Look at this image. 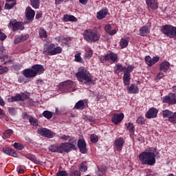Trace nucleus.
Returning a JSON list of instances; mask_svg holds the SVG:
<instances>
[{
    "label": "nucleus",
    "instance_id": "f257e3e1",
    "mask_svg": "<svg viewBox=\"0 0 176 176\" xmlns=\"http://www.w3.org/2000/svg\"><path fill=\"white\" fill-rule=\"evenodd\" d=\"M156 158L160 159V154L155 147H150L139 155V160L143 166H155Z\"/></svg>",
    "mask_w": 176,
    "mask_h": 176
},
{
    "label": "nucleus",
    "instance_id": "f03ea898",
    "mask_svg": "<svg viewBox=\"0 0 176 176\" xmlns=\"http://www.w3.org/2000/svg\"><path fill=\"white\" fill-rule=\"evenodd\" d=\"M76 77L78 82H84L85 85H93V76L85 67L78 69V72L76 74Z\"/></svg>",
    "mask_w": 176,
    "mask_h": 176
},
{
    "label": "nucleus",
    "instance_id": "7ed1b4c3",
    "mask_svg": "<svg viewBox=\"0 0 176 176\" xmlns=\"http://www.w3.org/2000/svg\"><path fill=\"white\" fill-rule=\"evenodd\" d=\"M45 72V67L42 65H34L31 69H25L23 72V75L25 78H35L36 75H42Z\"/></svg>",
    "mask_w": 176,
    "mask_h": 176
},
{
    "label": "nucleus",
    "instance_id": "20e7f679",
    "mask_svg": "<svg viewBox=\"0 0 176 176\" xmlns=\"http://www.w3.org/2000/svg\"><path fill=\"white\" fill-rule=\"evenodd\" d=\"M83 39L89 43H94L100 41L101 34L100 32L92 29H87L82 33Z\"/></svg>",
    "mask_w": 176,
    "mask_h": 176
},
{
    "label": "nucleus",
    "instance_id": "39448f33",
    "mask_svg": "<svg viewBox=\"0 0 176 176\" xmlns=\"http://www.w3.org/2000/svg\"><path fill=\"white\" fill-rule=\"evenodd\" d=\"M63 52L61 47H56L54 43L44 44L43 54L45 56H56Z\"/></svg>",
    "mask_w": 176,
    "mask_h": 176
},
{
    "label": "nucleus",
    "instance_id": "423d86ee",
    "mask_svg": "<svg viewBox=\"0 0 176 176\" xmlns=\"http://www.w3.org/2000/svg\"><path fill=\"white\" fill-rule=\"evenodd\" d=\"M161 31L166 36L176 39V27L165 25L162 26Z\"/></svg>",
    "mask_w": 176,
    "mask_h": 176
},
{
    "label": "nucleus",
    "instance_id": "0eeeda50",
    "mask_svg": "<svg viewBox=\"0 0 176 176\" xmlns=\"http://www.w3.org/2000/svg\"><path fill=\"white\" fill-rule=\"evenodd\" d=\"M0 59L1 63L3 64H9V63H13V58L9 57L8 56V52H6V50L3 49V47L0 48Z\"/></svg>",
    "mask_w": 176,
    "mask_h": 176
},
{
    "label": "nucleus",
    "instance_id": "6e6552de",
    "mask_svg": "<svg viewBox=\"0 0 176 176\" xmlns=\"http://www.w3.org/2000/svg\"><path fill=\"white\" fill-rule=\"evenodd\" d=\"M59 148L60 151H62V153L65 152L68 153V152H71V151H75L76 148L75 147V144L71 142H65L60 144Z\"/></svg>",
    "mask_w": 176,
    "mask_h": 176
},
{
    "label": "nucleus",
    "instance_id": "1a4fd4ad",
    "mask_svg": "<svg viewBox=\"0 0 176 176\" xmlns=\"http://www.w3.org/2000/svg\"><path fill=\"white\" fill-rule=\"evenodd\" d=\"M38 134L42 135V137H46V138H53L56 136V133L50 129L46 128H41L38 129Z\"/></svg>",
    "mask_w": 176,
    "mask_h": 176
},
{
    "label": "nucleus",
    "instance_id": "9d476101",
    "mask_svg": "<svg viewBox=\"0 0 176 176\" xmlns=\"http://www.w3.org/2000/svg\"><path fill=\"white\" fill-rule=\"evenodd\" d=\"M10 26L11 28H12V31L15 32V31H23L24 30V25H23V23L21 22H17V20L16 19H11L10 21Z\"/></svg>",
    "mask_w": 176,
    "mask_h": 176
},
{
    "label": "nucleus",
    "instance_id": "9b49d317",
    "mask_svg": "<svg viewBox=\"0 0 176 176\" xmlns=\"http://www.w3.org/2000/svg\"><path fill=\"white\" fill-rule=\"evenodd\" d=\"M162 102L168 104L169 105H174V104H176V94L170 93L168 96H164Z\"/></svg>",
    "mask_w": 176,
    "mask_h": 176
},
{
    "label": "nucleus",
    "instance_id": "f8f14e48",
    "mask_svg": "<svg viewBox=\"0 0 176 176\" xmlns=\"http://www.w3.org/2000/svg\"><path fill=\"white\" fill-rule=\"evenodd\" d=\"M159 60H160V57L157 56H153V58L149 56H146L145 57V63L148 67H152L153 65H155V64H156Z\"/></svg>",
    "mask_w": 176,
    "mask_h": 176
},
{
    "label": "nucleus",
    "instance_id": "ddd939ff",
    "mask_svg": "<svg viewBox=\"0 0 176 176\" xmlns=\"http://www.w3.org/2000/svg\"><path fill=\"white\" fill-rule=\"evenodd\" d=\"M28 95L25 94H18L15 96H12L10 98L11 102H14V101H24L25 100H28Z\"/></svg>",
    "mask_w": 176,
    "mask_h": 176
},
{
    "label": "nucleus",
    "instance_id": "4468645a",
    "mask_svg": "<svg viewBox=\"0 0 176 176\" xmlns=\"http://www.w3.org/2000/svg\"><path fill=\"white\" fill-rule=\"evenodd\" d=\"M157 1L158 0H146L147 7L153 10H157L159 8V2H157Z\"/></svg>",
    "mask_w": 176,
    "mask_h": 176
},
{
    "label": "nucleus",
    "instance_id": "2eb2a0df",
    "mask_svg": "<svg viewBox=\"0 0 176 176\" xmlns=\"http://www.w3.org/2000/svg\"><path fill=\"white\" fill-rule=\"evenodd\" d=\"M25 16L28 21H32L35 17V11L31 7H27L25 10Z\"/></svg>",
    "mask_w": 176,
    "mask_h": 176
},
{
    "label": "nucleus",
    "instance_id": "dca6fc26",
    "mask_svg": "<svg viewBox=\"0 0 176 176\" xmlns=\"http://www.w3.org/2000/svg\"><path fill=\"white\" fill-rule=\"evenodd\" d=\"M159 111L154 107H151L146 113V118L147 119H153L157 117V113Z\"/></svg>",
    "mask_w": 176,
    "mask_h": 176
},
{
    "label": "nucleus",
    "instance_id": "f3484780",
    "mask_svg": "<svg viewBox=\"0 0 176 176\" xmlns=\"http://www.w3.org/2000/svg\"><path fill=\"white\" fill-rule=\"evenodd\" d=\"M78 148L82 153L87 152V147L85 140L80 139L78 140Z\"/></svg>",
    "mask_w": 176,
    "mask_h": 176
},
{
    "label": "nucleus",
    "instance_id": "a211bd4d",
    "mask_svg": "<svg viewBox=\"0 0 176 176\" xmlns=\"http://www.w3.org/2000/svg\"><path fill=\"white\" fill-rule=\"evenodd\" d=\"M87 107V100L84 99L79 100L77 102L74 107V109H80V111H83L84 108Z\"/></svg>",
    "mask_w": 176,
    "mask_h": 176
},
{
    "label": "nucleus",
    "instance_id": "6ab92c4d",
    "mask_svg": "<svg viewBox=\"0 0 176 176\" xmlns=\"http://www.w3.org/2000/svg\"><path fill=\"white\" fill-rule=\"evenodd\" d=\"M63 89L66 91H74V81L67 80L63 82Z\"/></svg>",
    "mask_w": 176,
    "mask_h": 176
},
{
    "label": "nucleus",
    "instance_id": "aec40b11",
    "mask_svg": "<svg viewBox=\"0 0 176 176\" xmlns=\"http://www.w3.org/2000/svg\"><path fill=\"white\" fill-rule=\"evenodd\" d=\"M107 16H108V8H103L96 13V18L98 20H102L103 19H105Z\"/></svg>",
    "mask_w": 176,
    "mask_h": 176
},
{
    "label": "nucleus",
    "instance_id": "412c9836",
    "mask_svg": "<svg viewBox=\"0 0 176 176\" xmlns=\"http://www.w3.org/2000/svg\"><path fill=\"white\" fill-rule=\"evenodd\" d=\"M114 145L117 151H118V152H120V151H122L123 148V145H124V140L123 139V138L120 137L116 140L114 142Z\"/></svg>",
    "mask_w": 176,
    "mask_h": 176
},
{
    "label": "nucleus",
    "instance_id": "4be33fe9",
    "mask_svg": "<svg viewBox=\"0 0 176 176\" xmlns=\"http://www.w3.org/2000/svg\"><path fill=\"white\" fill-rule=\"evenodd\" d=\"M123 119H124V114L122 113L120 114L114 113L111 118V122H113L114 124H118V123H120Z\"/></svg>",
    "mask_w": 176,
    "mask_h": 176
},
{
    "label": "nucleus",
    "instance_id": "5701e85b",
    "mask_svg": "<svg viewBox=\"0 0 176 176\" xmlns=\"http://www.w3.org/2000/svg\"><path fill=\"white\" fill-rule=\"evenodd\" d=\"M126 90L129 94H138L139 89L138 86L135 84H131L126 87Z\"/></svg>",
    "mask_w": 176,
    "mask_h": 176
},
{
    "label": "nucleus",
    "instance_id": "b1692460",
    "mask_svg": "<svg viewBox=\"0 0 176 176\" xmlns=\"http://www.w3.org/2000/svg\"><path fill=\"white\" fill-rule=\"evenodd\" d=\"M139 32L141 36H146L151 32V28L146 25L142 26L140 28Z\"/></svg>",
    "mask_w": 176,
    "mask_h": 176
},
{
    "label": "nucleus",
    "instance_id": "393cba45",
    "mask_svg": "<svg viewBox=\"0 0 176 176\" xmlns=\"http://www.w3.org/2000/svg\"><path fill=\"white\" fill-rule=\"evenodd\" d=\"M107 61L111 63V64H113L118 60V55L116 54L110 53L107 55Z\"/></svg>",
    "mask_w": 176,
    "mask_h": 176
},
{
    "label": "nucleus",
    "instance_id": "a878e982",
    "mask_svg": "<svg viewBox=\"0 0 176 176\" xmlns=\"http://www.w3.org/2000/svg\"><path fill=\"white\" fill-rule=\"evenodd\" d=\"M169 69H170V63L167 61L162 62L160 65V69L163 72H167V71H168Z\"/></svg>",
    "mask_w": 176,
    "mask_h": 176
},
{
    "label": "nucleus",
    "instance_id": "bb28decb",
    "mask_svg": "<svg viewBox=\"0 0 176 176\" xmlns=\"http://www.w3.org/2000/svg\"><path fill=\"white\" fill-rule=\"evenodd\" d=\"M63 21L65 23H68V21L76 22L78 21V19H76L74 15L65 14L63 16Z\"/></svg>",
    "mask_w": 176,
    "mask_h": 176
},
{
    "label": "nucleus",
    "instance_id": "cd10ccee",
    "mask_svg": "<svg viewBox=\"0 0 176 176\" xmlns=\"http://www.w3.org/2000/svg\"><path fill=\"white\" fill-rule=\"evenodd\" d=\"M49 151L56 153H63V151L60 149V146H58L57 144L51 145L49 147Z\"/></svg>",
    "mask_w": 176,
    "mask_h": 176
},
{
    "label": "nucleus",
    "instance_id": "c85d7f7f",
    "mask_svg": "<svg viewBox=\"0 0 176 176\" xmlns=\"http://www.w3.org/2000/svg\"><path fill=\"white\" fill-rule=\"evenodd\" d=\"M131 74H124L123 83L124 86H129L130 85V80H131Z\"/></svg>",
    "mask_w": 176,
    "mask_h": 176
},
{
    "label": "nucleus",
    "instance_id": "c756f323",
    "mask_svg": "<svg viewBox=\"0 0 176 176\" xmlns=\"http://www.w3.org/2000/svg\"><path fill=\"white\" fill-rule=\"evenodd\" d=\"M28 38V35L16 37L14 39V43H15V45H17V44L20 43L21 42H24V41H27Z\"/></svg>",
    "mask_w": 176,
    "mask_h": 176
},
{
    "label": "nucleus",
    "instance_id": "7c9ffc66",
    "mask_svg": "<svg viewBox=\"0 0 176 176\" xmlns=\"http://www.w3.org/2000/svg\"><path fill=\"white\" fill-rule=\"evenodd\" d=\"M124 69H126V67H124L120 63H118V64H117V65L114 69V72L116 74H119L120 72H124Z\"/></svg>",
    "mask_w": 176,
    "mask_h": 176
},
{
    "label": "nucleus",
    "instance_id": "2f4dec72",
    "mask_svg": "<svg viewBox=\"0 0 176 176\" xmlns=\"http://www.w3.org/2000/svg\"><path fill=\"white\" fill-rule=\"evenodd\" d=\"M25 157H27V159H29V160L33 162V163H35L36 164H39V160L36 159V157H35V155L32 154H27L25 155Z\"/></svg>",
    "mask_w": 176,
    "mask_h": 176
},
{
    "label": "nucleus",
    "instance_id": "473e14b6",
    "mask_svg": "<svg viewBox=\"0 0 176 176\" xmlns=\"http://www.w3.org/2000/svg\"><path fill=\"white\" fill-rule=\"evenodd\" d=\"M30 5L34 8V9H39L41 5V0H30Z\"/></svg>",
    "mask_w": 176,
    "mask_h": 176
},
{
    "label": "nucleus",
    "instance_id": "72a5a7b5",
    "mask_svg": "<svg viewBox=\"0 0 176 176\" xmlns=\"http://www.w3.org/2000/svg\"><path fill=\"white\" fill-rule=\"evenodd\" d=\"M120 46L121 49H124L126 46H129V41L124 38H121Z\"/></svg>",
    "mask_w": 176,
    "mask_h": 176
},
{
    "label": "nucleus",
    "instance_id": "f704fd0d",
    "mask_svg": "<svg viewBox=\"0 0 176 176\" xmlns=\"http://www.w3.org/2000/svg\"><path fill=\"white\" fill-rule=\"evenodd\" d=\"M173 115V111L166 109L162 111V116L163 118H168V120H170V118Z\"/></svg>",
    "mask_w": 176,
    "mask_h": 176
},
{
    "label": "nucleus",
    "instance_id": "c9c22d12",
    "mask_svg": "<svg viewBox=\"0 0 176 176\" xmlns=\"http://www.w3.org/2000/svg\"><path fill=\"white\" fill-rule=\"evenodd\" d=\"M80 171L86 173L87 171V162L85 161L82 162L79 166Z\"/></svg>",
    "mask_w": 176,
    "mask_h": 176
},
{
    "label": "nucleus",
    "instance_id": "e433bc0d",
    "mask_svg": "<svg viewBox=\"0 0 176 176\" xmlns=\"http://www.w3.org/2000/svg\"><path fill=\"white\" fill-rule=\"evenodd\" d=\"M29 122L32 126H34V127H36L38 126V120L34 117H30L29 118Z\"/></svg>",
    "mask_w": 176,
    "mask_h": 176
},
{
    "label": "nucleus",
    "instance_id": "4c0bfd02",
    "mask_svg": "<svg viewBox=\"0 0 176 176\" xmlns=\"http://www.w3.org/2000/svg\"><path fill=\"white\" fill-rule=\"evenodd\" d=\"M125 125L126 126L127 130H129L130 133H134V131H135V128L134 127V124L133 123L129 122L125 124Z\"/></svg>",
    "mask_w": 176,
    "mask_h": 176
},
{
    "label": "nucleus",
    "instance_id": "58836bf2",
    "mask_svg": "<svg viewBox=\"0 0 176 176\" xmlns=\"http://www.w3.org/2000/svg\"><path fill=\"white\" fill-rule=\"evenodd\" d=\"M134 65H131L129 66H128L127 67H125L124 72V74H127L129 75H130V74H131V72H133V71L134 70Z\"/></svg>",
    "mask_w": 176,
    "mask_h": 176
},
{
    "label": "nucleus",
    "instance_id": "ea45409f",
    "mask_svg": "<svg viewBox=\"0 0 176 176\" xmlns=\"http://www.w3.org/2000/svg\"><path fill=\"white\" fill-rule=\"evenodd\" d=\"M43 116L48 120L52 119V118H53V113L52 111H45L43 113Z\"/></svg>",
    "mask_w": 176,
    "mask_h": 176
},
{
    "label": "nucleus",
    "instance_id": "a19ab883",
    "mask_svg": "<svg viewBox=\"0 0 176 176\" xmlns=\"http://www.w3.org/2000/svg\"><path fill=\"white\" fill-rule=\"evenodd\" d=\"M13 146L15 148V149H17V151H21L24 149V146H23V144L20 143L15 142L14 143Z\"/></svg>",
    "mask_w": 176,
    "mask_h": 176
},
{
    "label": "nucleus",
    "instance_id": "79ce46f5",
    "mask_svg": "<svg viewBox=\"0 0 176 176\" xmlns=\"http://www.w3.org/2000/svg\"><path fill=\"white\" fill-rule=\"evenodd\" d=\"M80 175H82V173L79 170H72L69 173V176H80Z\"/></svg>",
    "mask_w": 176,
    "mask_h": 176
},
{
    "label": "nucleus",
    "instance_id": "37998d69",
    "mask_svg": "<svg viewBox=\"0 0 176 176\" xmlns=\"http://www.w3.org/2000/svg\"><path fill=\"white\" fill-rule=\"evenodd\" d=\"M90 140L93 144H96V142H98V136L95 134H92L91 135Z\"/></svg>",
    "mask_w": 176,
    "mask_h": 176
},
{
    "label": "nucleus",
    "instance_id": "c03bdc74",
    "mask_svg": "<svg viewBox=\"0 0 176 176\" xmlns=\"http://www.w3.org/2000/svg\"><path fill=\"white\" fill-rule=\"evenodd\" d=\"M14 6H16V1H14L12 3H6L5 4V8L8 9V10H10V9H13V8H14Z\"/></svg>",
    "mask_w": 176,
    "mask_h": 176
},
{
    "label": "nucleus",
    "instance_id": "a18cd8bd",
    "mask_svg": "<svg viewBox=\"0 0 176 176\" xmlns=\"http://www.w3.org/2000/svg\"><path fill=\"white\" fill-rule=\"evenodd\" d=\"M12 134H13V130H12V129H8V130L6 131L3 133V136H4L6 138H9V137H10V135H12Z\"/></svg>",
    "mask_w": 176,
    "mask_h": 176
},
{
    "label": "nucleus",
    "instance_id": "49530a36",
    "mask_svg": "<svg viewBox=\"0 0 176 176\" xmlns=\"http://www.w3.org/2000/svg\"><path fill=\"white\" fill-rule=\"evenodd\" d=\"M39 35L41 38H47V34L45 29H41L39 31Z\"/></svg>",
    "mask_w": 176,
    "mask_h": 176
},
{
    "label": "nucleus",
    "instance_id": "de8ad7c7",
    "mask_svg": "<svg viewBox=\"0 0 176 176\" xmlns=\"http://www.w3.org/2000/svg\"><path fill=\"white\" fill-rule=\"evenodd\" d=\"M169 122H170V123H176V112L172 113V115L169 118Z\"/></svg>",
    "mask_w": 176,
    "mask_h": 176
},
{
    "label": "nucleus",
    "instance_id": "09e8293b",
    "mask_svg": "<svg viewBox=\"0 0 176 176\" xmlns=\"http://www.w3.org/2000/svg\"><path fill=\"white\" fill-rule=\"evenodd\" d=\"M9 156H12V157H18L19 155L12 148H10V153H8Z\"/></svg>",
    "mask_w": 176,
    "mask_h": 176
},
{
    "label": "nucleus",
    "instance_id": "8fccbe9b",
    "mask_svg": "<svg viewBox=\"0 0 176 176\" xmlns=\"http://www.w3.org/2000/svg\"><path fill=\"white\" fill-rule=\"evenodd\" d=\"M74 57L75 61H77V63H82L83 61V59L80 57V54H76Z\"/></svg>",
    "mask_w": 176,
    "mask_h": 176
},
{
    "label": "nucleus",
    "instance_id": "3c124183",
    "mask_svg": "<svg viewBox=\"0 0 176 176\" xmlns=\"http://www.w3.org/2000/svg\"><path fill=\"white\" fill-rule=\"evenodd\" d=\"M25 78V76H20L18 78V82H19V83H25L27 82V78Z\"/></svg>",
    "mask_w": 176,
    "mask_h": 176
},
{
    "label": "nucleus",
    "instance_id": "603ef678",
    "mask_svg": "<svg viewBox=\"0 0 176 176\" xmlns=\"http://www.w3.org/2000/svg\"><path fill=\"white\" fill-rule=\"evenodd\" d=\"M56 176H68V173L65 170H60L56 173Z\"/></svg>",
    "mask_w": 176,
    "mask_h": 176
},
{
    "label": "nucleus",
    "instance_id": "864d4df0",
    "mask_svg": "<svg viewBox=\"0 0 176 176\" xmlns=\"http://www.w3.org/2000/svg\"><path fill=\"white\" fill-rule=\"evenodd\" d=\"M5 72H8V67L0 65V75H2V74H5Z\"/></svg>",
    "mask_w": 176,
    "mask_h": 176
},
{
    "label": "nucleus",
    "instance_id": "5fc2aeb1",
    "mask_svg": "<svg viewBox=\"0 0 176 176\" xmlns=\"http://www.w3.org/2000/svg\"><path fill=\"white\" fill-rule=\"evenodd\" d=\"M112 29V26L111 25L108 24L104 26V31L107 32V34H109L111 30Z\"/></svg>",
    "mask_w": 176,
    "mask_h": 176
},
{
    "label": "nucleus",
    "instance_id": "6e6d98bb",
    "mask_svg": "<svg viewBox=\"0 0 176 176\" xmlns=\"http://www.w3.org/2000/svg\"><path fill=\"white\" fill-rule=\"evenodd\" d=\"M7 36L5 34V33L2 32L0 29V41H5L6 39Z\"/></svg>",
    "mask_w": 176,
    "mask_h": 176
},
{
    "label": "nucleus",
    "instance_id": "4d7b16f0",
    "mask_svg": "<svg viewBox=\"0 0 176 176\" xmlns=\"http://www.w3.org/2000/svg\"><path fill=\"white\" fill-rule=\"evenodd\" d=\"M13 69L14 71H20L21 69V65H14L12 66Z\"/></svg>",
    "mask_w": 176,
    "mask_h": 176
},
{
    "label": "nucleus",
    "instance_id": "13d9d810",
    "mask_svg": "<svg viewBox=\"0 0 176 176\" xmlns=\"http://www.w3.org/2000/svg\"><path fill=\"white\" fill-rule=\"evenodd\" d=\"M8 111H9V113H10V115L16 114V109H14V108H13V107H10L8 109Z\"/></svg>",
    "mask_w": 176,
    "mask_h": 176
},
{
    "label": "nucleus",
    "instance_id": "bf43d9fd",
    "mask_svg": "<svg viewBox=\"0 0 176 176\" xmlns=\"http://www.w3.org/2000/svg\"><path fill=\"white\" fill-rule=\"evenodd\" d=\"M60 140H63L64 141H68V140H69V135H63L60 138Z\"/></svg>",
    "mask_w": 176,
    "mask_h": 176
},
{
    "label": "nucleus",
    "instance_id": "052dcab7",
    "mask_svg": "<svg viewBox=\"0 0 176 176\" xmlns=\"http://www.w3.org/2000/svg\"><path fill=\"white\" fill-rule=\"evenodd\" d=\"M137 123H138V124H141L142 123V122H144V117H138V119L136 120Z\"/></svg>",
    "mask_w": 176,
    "mask_h": 176
},
{
    "label": "nucleus",
    "instance_id": "680f3d73",
    "mask_svg": "<svg viewBox=\"0 0 176 176\" xmlns=\"http://www.w3.org/2000/svg\"><path fill=\"white\" fill-rule=\"evenodd\" d=\"M100 60L101 63H105V61H108L107 55L102 56L100 58Z\"/></svg>",
    "mask_w": 176,
    "mask_h": 176
},
{
    "label": "nucleus",
    "instance_id": "e2e57ef3",
    "mask_svg": "<svg viewBox=\"0 0 176 176\" xmlns=\"http://www.w3.org/2000/svg\"><path fill=\"white\" fill-rule=\"evenodd\" d=\"M3 152L6 153V155H9V153L10 152V148L6 147L3 148Z\"/></svg>",
    "mask_w": 176,
    "mask_h": 176
},
{
    "label": "nucleus",
    "instance_id": "0e129e2a",
    "mask_svg": "<svg viewBox=\"0 0 176 176\" xmlns=\"http://www.w3.org/2000/svg\"><path fill=\"white\" fill-rule=\"evenodd\" d=\"M164 76V74H163L162 72H160L157 74V79H158V80H160V79H161Z\"/></svg>",
    "mask_w": 176,
    "mask_h": 176
},
{
    "label": "nucleus",
    "instance_id": "69168bd1",
    "mask_svg": "<svg viewBox=\"0 0 176 176\" xmlns=\"http://www.w3.org/2000/svg\"><path fill=\"white\" fill-rule=\"evenodd\" d=\"M87 119L91 123H94V122H96V119H94V117L88 116V117H87Z\"/></svg>",
    "mask_w": 176,
    "mask_h": 176
},
{
    "label": "nucleus",
    "instance_id": "338daca9",
    "mask_svg": "<svg viewBox=\"0 0 176 176\" xmlns=\"http://www.w3.org/2000/svg\"><path fill=\"white\" fill-rule=\"evenodd\" d=\"M86 57H91V56H93V51L91 50H88V52H87V54H85Z\"/></svg>",
    "mask_w": 176,
    "mask_h": 176
},
{
    "label": "nucleus",
    "instance_id": "774afa93",
    "mask_svg": "<svg viewBox=\"0 0 176 176\" xmlns=\"http://www.w3.org/2000/svg\"><path fill=\"white\" fill-rule=\"evenodd\" d=\"M118 32V31H116V30H110V32H109V35H115L116 33Z\"/></svg>",
    "mask_w": 176,
    "mask_h": 176
}]
</instances>
